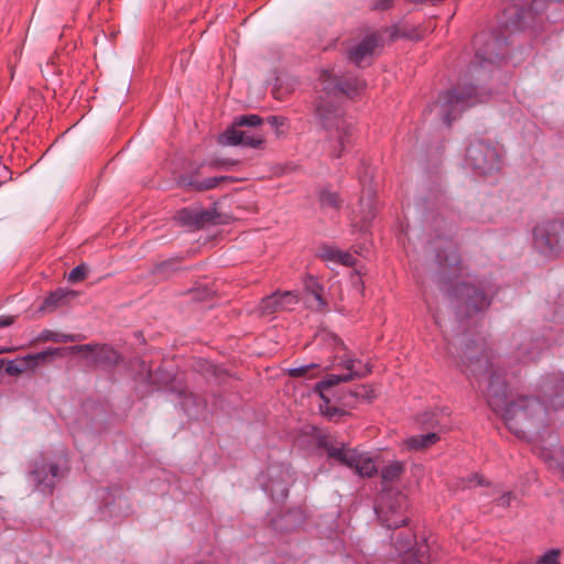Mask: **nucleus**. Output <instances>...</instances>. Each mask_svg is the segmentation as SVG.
I'll use <instances>...</instances> for the list:
<instances>
[{
	"label": "nucleus",
	"instance_id": "22",
	"mask_svg": "<svg viewBox=\"0 0 564 564\" xmlns=\"http://www.w3.org/2000/svg\"><path fill=\"white\" fill-rule=\"evenodd\" d=\"M120 359L117 350L105 345L94 352L91 362L100 367L112 368L120 362Z\"/></svg>",
	"mask_w": 564,
	"mask_h": 564
},
{
	"label": "nucleus",
	"instance_id": "47",
	"mask_svg": "<svg viewBox=\"0 0 564 564\" xmlns=\"http://www.w3.org/2000/svg\"><path fill=\"white\" fill-rule=\"evenodd\" d=\"M13 321L12 316H0V328L10 326Z\"/></svg>",
	"mask_w": 564,
	"mask_h": 564
},
{
	"label": "nucleus",
	"instance_id": "50",
	"mask_svg": "<svg viewBox=\"0 0 564 564\" xmlns=\"http://www.w3.org/2000/svg\"><path fill=\"white\" fill-rule=\"evenodd\" d=\"M473 479H476L478 485H481V479H480V477L478 475H474Z\"/></svg>",
	"mask_w": 564,
	"mask_h": 564
},
{
	"label": "nucleus",
	"instance_id": "5",
	"mask_svg": "<svg viewBox=\"0 0 564 564\" xmlns=\"http://www.w3.org/2000/svg\"><path fill=\"white\" fill-rule=\"evenodd\" d=\"M66 469L67 457L64 452L58 453L53 459L41 455L34 460L29 479L37 491L52 494L56 484L64 477Z\"/></svg>",
	"mask_w": 564,
	"mask_h": 564
},
{
	"label": "nucleus",
	"instance_id": "39",
	"mask_svg": "<svg viewBox=\"0 0 564 564\" xmlns=\"http://www.w3.org/2000/svg\"><path fill=\"white\" fill-rule=\"evenodd\" d=\"M42 338L45 340L63 341V343L74 340V337L72 335H61V334L53 333L50 330H45L42 335Z\"/></svg>",
	"mask_w": 564,
	"mask_h": 564
},
{
	"label": "nucleus",
	"instance_id": "43",
	"mask_svg": "<svg viewBox=\"0 0 564 564\" xmlns=\"http://www.w3.org/2000/svg\"><path fill=\"white\" fill-rule=\"evenodd\" d=\"M553 319L558 324H564V297L557 304L553 315Z\"/></svg>",
	"mask_w": 564,
	"mask_h": 564
},
{
	"label": "nucleus",
	"instance_id": "34",
	"mask_svg": "<svg viewBox=\"0 0 564 564\" xmlns=\"http://www.w3.org/2000/svg\"><path fill=\"white\" fill-rule=\"evenodd\" d=\"M340 249L334 246L324 245L318 250V256L321 259L325 261H330L336 263L337 257H339Z\"/></svg>",
	"mask_w": 564,
	"mask_h": 564
},
{
	"label": "nucleus",
	"instance_id": "15",
	"mask_svg": "<svg viewBox=\"0 0 564 564\" xmlns=\"http://www.w3.org/2000/svg\"><path fill=\"white\" fill-rule=\"evenodd\" d=\"M381 45V37L377 33H370L348 50V59L356 66L362 67L372 59L375 51Z\"/></svg>",
	"mask_w": 564,
	"mask_h": 564
},
{
	"label": "nucleus",
	"instance_id": "40",
	"mask_svg": "<svg viewBox=\"0 0 564 564\" xmlns=\"http://www.w3.org/2000/svg\"><path fill=\"white\" fill-rule=\"evenodd\" d=\"M558 557L560 551L552 549L539 560V564H560Z\"/></svg>",
	"mask_w": 564,
	"mask_h": 564
},
{
	"label": "nucleus",
	"instance_id": "24",
	"mask_svg": "<svg viewBox=\"0 0 564 564\" xmlns=\"http://www.w3.org/2000/svg\"><path fill=\"white\" fill-rule=\"evenodd\" d=\"M322 403L319 404L321 413L329 421L337 422L340 417L347 414V411L338 404L336 399L334 402L328 395L321 397Z\"/></svg>",
	"mask_w": 564,
	"mask_h": 564
},
{
	"label": "nucleus",
	"instance_id": "6",
	"mask_svg": "<svg viewBox=\"0 0 564 564\" xmlns=\"http://www.w3.org/2000/svg\"><path fill=\"white\" fill-rule=\"evenodd\" d=\"M533 248L542 256L555 258L564 253V220L547 219L532 229Z\"/></svg>",
	"mask_w": 564,
	"mask_h": 564
},
{
	"label": "nucleus",
	"instance_id": "30",
	"mask_svg": "<svg viewBox=\"0 0 564 564\" xmlns=\"http://www.w3.org/2000/svg\"><path fill=\"white\" fill-rule=\"evenodd\" d=\"M182 395V406L185 413L189 416L196 413L195 409H199L203 405L200 398L193 394L192 392L183 391Z\"/></svg>",
	"mask_w": 564,
	"mask_h": 564
},
{
	"label": "nucleus",
	"instance_id": "51",
	"mask_svg": "<svg viewBox=\"0 0 564 564\" xmlns=\"http://www.w3.org/2000/svg\"><path fill=\"white\" fill-rule=\"evenodd\" d=\"M482 37H484V35H479V36H477V39H476V41H475V42H476V44H479V43L482 41Z\"/></svg>",
	"mask_w": 564,
	"mask_h": 564
},
{
	"label": "nucleus",
	"instance_id": "12",
	"mask_svg": "<svg viewBox=\"0 0 564 564\" xmlns=\"http://www.w3.org/2000/svg\"><path fill=\"white\" fill-rule=\"evenodd\" d=\"M555 338L545 336L541 338H533L528 330L519 329L512 335L511 344L516 349V358L520 361H533L540 355V351L553 343Z\"/></svg>",
	"mask_w": 564,
	"mask_h": 564
},
{
	"label": "nucleus",
	"instance_id": "13",
	"mask_svg": "<svg viewBox=\"0 0 564 564\" xmlns=\"http://www.w3.org/2000/svg\"><path fill=\"white\" fill-rule=\"evenodd\" d=\"M268 480L262 485L273 500H283L289 495V487L293 475L289 466L283 464L271 465L267 469Z\"/></svg>",
	"mask_w": 564,
	"mask_h": 564
},
{
	"label": "nucleus",
	"instance_id": "3",
	"mask_svg": "<svg viewBox=\"0 0 564 564\" xmlns=\"http://www.w3.org/2000/svg\"><path fill=\"white\" fill-rule=\"evenodd\" d=\"M318 96L315 102V116L327 131L330 155L340 158L354 138V123L345 117L341 107L344 96L359 94L365 82L357 77L339 78L334 69H325L319 76Z\"/></svg>",
	"mask_w": 564,
	"mask_h": 564
},
{
	"label": "nucleus",
	"instance_id": "26",
	"mask_svg": "<svg viewBox=\"0 0 564 564\" xmlns=\"http://www.w3.org/2000/svg\"><path fill=\"white\" fill-rule=\"evenodd\" d=\"M438 440H440V436L437 433L430 432L426 434L414 435V436L406 438L405 445L408 446L409 449L421 451V449H425V448L432 446Z\"/></svg>",
	"mask_w": 564,
	"mask_h": 564
},
{
	"label": "nucleus",
	"instance_id": "16",
	"mask_svg": "<svg viewBox=\"0 0 564 564\" xmlns=\"http://www.w3.org/2000/svg\"><path fill=\"white\" fill-rule=\"evenodd\" d=\"M507 39L505 36H490V41L478 48L473 62L474 66L482 67L485 63L497 64L506 56Z\"/></svg>",
	"mask_w": 564,
	"mask_h": 564
},
{
	"label": "nucleus",
	"instance_id": "23",
	"mask_svg": "<svg viewBox=\"0 0 564 564\" xmlns=\"http://www.w3.org/2000/svg\"><path fill=\"white\" fill-rule=\"evenodd\" d=\"M534 453L539 455L550 468H553L564 475V453L561 449L535 447Z\"/></svg>",
	"mask_w": 564,
	"mask_h": 564
},
{
	"label": "nucleus",
	"instance_id": "27",
	"mask_svg": "<svg viewBox=\"0 0 564 564\" xmlns=\"http://www.w3.org/2000/svg\"><path fill=\"white\" fill-rule=\"evenodd\" d=\"M349 375H335L330 373L325 377L324 380L315 384V391L318 392L319 397L328 395L327 391L338 384L339 382L349 381Z\"/></svg>",
	"mask_w": 564,
	"mask_h": 564
},
{
	"label": "nucleus",
	"instance_id": "28",
	"mask_svg": "<svg viewBox=\"0 0 564 564\" xmlns=\"http://www.w3.org/2000/svg\"><path fill=\"white\" fill-rule=\"evenodd\" d=\"M306 290L310 292V294L314 301V302H312L308 300V303L312 307H314L315 310H318V311L326 307V302L322 297L323 289L315 280H311L310 282L306 283Z\"/></svg>",
	"mask_w": 564,
	"mask_h": 564
},
{
	"label": "nucleus",
	"instance_id": "10",
	"mask_svg": "<svg viewBox=\"0 0 564 564\" xmlns=\"http://www.w3.org/2000/svg\"><path fill=\"white\" fill-rule=\"evenodd\" d=\"M408 498L402 492L384 494L380 497L375 511L381 524L387 529H398L408 524L405 511Z\"/></svg>",
	"mask_w": 564,
	"mask_h": 564
},
{
	"label": "nucleus",
	"instance_id": "41",
	"mask_svg": "<svg viewBox=\"0 0 564 564\" xmlns=\"http://www.w3.org/2000/svg\"><path fill=\"white\" fill-rule=\"evenodd\" d=\"M355 262H356V259L354 258V256L350 252L340 250L339 257H337L336 263L343 264L346 267H352L355 264Z\"/></svg>",
	"mask_w": 564,
	"mask_h": 564
},
{
	"label": "nucleus",
	"instance_id": "8",
	"mask_svg": "<svg viewBox=\"0 0 564 564\" xmlns=\"http://www.w3.org/2000/svg\"><path fill=\"white\" fill-rule=\"evenodd\" d=\"M262 123L258 115H245L235 118L232 124L219 137V143L224 145H243L252 149L260 148L264 137L258 130L251 131L245 128H257Z\"/></svg>",
	"mask_w": 564,
	"mask_h": 564
},
{
	"label": "nucleus",
	"instance_id": "18",
	"mask_svg": "<svg viewBox=\"0 0 564 564\" xmlns=\"http://www.w3.org/2000/svg\"><path fill=\"white\" fill-rule=\"evenodd\" d=\"M541 393L554 410L564 406V373H553L543 379Z\"/></svg>",
	"mask_w": 564,
	"mask_h": 564
},
{
	"label": "nucleus",
	"instance_id": "7",
	"mask_svg": "<svg viewBox=\"0 0 564 564\" xmlns=\"http://www.w3.org/2000/svg\"><path fill=\"white\" fill-rule=\"evenodd\" d=\"M465 163L480 175H491L501 170L502 151L485 140H475L466 149Z\"/></svg>",
	"mask_w": 564,
	"mask_h": 564
},
{
	"label": "nucleus",
	"instance_id": "1",
	"mask_svg": "<svg viewBox=\"0 0 564 564\" xmlns=\"http://www.w3.org/2000/svg\"><path fill=\"white\" fill-rule=\"evenodd\" d=\"M447 351L457 352L465 372L474 378L479 388L486 381V397L489 406L502 414L508 430L517 437L531 440L550 423L549 410L539 399L519 397L509 400V390L500 360H498L482 337L470 339L464 333L448 343Z\"/></svg>",
	"mask_w": 564,
	"mask_h": 564
},
{
	"label": "nucleus",
	"instance_id": "20",
	"mask_svg": "<svg viewBox=\"0 0 564 564\" xmlns=\"http://www.w3.org/2000/svg\"><path fill=\"white\" fill-rule=\"evenodd\" d=\"M231 181L230 176H213L208 178L200 180L198 175V171H195L189 174L181 175L177 178V184L181 187H184L189 191L195 192H205L213 188H216L224 182Z\"/></svg>",
	"mask_w": 564,
	"mask_h": 564
},
{
	"label": "nucleus",
	"instance_id": "48",
	"mask_svg": "<svg viewBox=\"0 0 564 564\" xmlns=\"http://www.w3.org/2000/svg\"><path fill=\"white\" fill-rule=\"evenodd\" d=\"M432 416H433V414H431V413H424L422 415L421 422L422 423H430L433 426V424H432Z\"/></svg>",
	"mask_w": 564,
	"mask_h": 564
},
{
	"label": "nucleus",
	"instance_id": "37",
	"mask_svg": "<svg viewBox=\"0 0 564 564\" xmlns=\"http://www.w3.org/2000/svg\"><path fill=\"white\" fill-rule=\"evenodd\" d=\"M318 367L319 366L315 362H311L308 365H304V366H300V367H294V368L289 369V376L292 378L305 377L308 375V372L311 370L317 369Z\"/></svg>",
	"mask_w": 564,
	"mask_h": 564
},
{
	"label": "nucleus",
	"instance_id": "35",
	"mask_svg": "<svg viewBox=\"0 0 564 564\" xmlns=\"http://www.w3.org/2000/svg\"><path fill=\"white\" fill-rule=\"evenodd\" d=\"M279 301L281 303V308L283 311L292 310L293 305L299 302V297L295 293L286 291L283 293H278Z\"/></svg>",
	"mask_w": 564,
	"mask_h": 564
},
{
	"label": "nucleus",
	"instance_id": "36",
	"mask_svg": "<svg viewBox=\"0 0 564 564\" xmlns=\"http://www.w3.org/2000/svg\"><path fill=\"white\" fill-rule=\"evenodd\" d=\"M354 393L357 397L359 403L370 402L375 398L373 389L366 384L356 387L354 389Z\"/></svg>",
	"mask_w": 564,
	"mask_h": 564
},
{
	"label": "nucleus",
	"instance_id": "31",
	"mask_svg": "<svg viewBox=\"0 0 564 564\" xmlns=\"http://www.w3.org/2000/svg\"><path fill=\"white\" fill-rule=\"evenodd\" d=\"M404 471L403 464L400 462H392L381 470V478L386 482L397 480Z\"/></svg>",
	"mask_w": 564,
	"mask_h": 564
},
{
	"label": "nucleus",
	"instance_id": "11",
	"mask_svg": "<svg viewBox=\"0 0 564 564\" xmlns=\"http://www.w3.org/2000/svg\"><path fill=\"white\" fill-rule=\"evenodd\" d=\"M391 539L395 551L403 556L401 564H429V546L420 544L413 549L415 534L411 530L400 531Z\"/></svg>",
	"mask_w": 564,
	"mask_h": 564
},
{
	"label": "nucleus",
	"instance_id": "9",
	"mask_svg": "<svg viewBox=\"0 0 564 564\" xmlns=\"http://www.w3.org/2000/svg\"><path fill=\"white\" fill-rule=\"evenodd\" d=\"M323 446L329 458L352 468L359 476L372 477L378 471L375 462L368 454L359 453L343 443L324 442Z\"/></svg>",
	"mask_w": 564,
	"mask_h": 564
},
{
	"label": "nucleus",
	"instance_id": "44",
	"mask_svg": "<svg viewBox=\"0 0 564 564\" xmlns=\"http://www.w3.org/2000/svg\"><path fill=\"white\" fill-rule=\"evenodd\" d=\"M513 499L512 492H506L497 499V505L500 507H509Z\"/></svg>",
	"mask_w": 564,
	"mask_h": 564
},
{
	"label": "nucleus",
	"instance_id": "32",
	"mask_svg": "<svg viewBox=\"0 0 564 564\" xmlns=\"http://www.w3.org/2000/svg\"><path fill=\"white\" fill-rule=\"evenodd\" d=\"M336 399L338 400V404L341 405L345 410L347 408H355L359 401L354 393V389L341 390L337 392Z\"/></svg>",
	"mask_w": 564,
	"mask_h": 564
},
{
	"label": "nucleus",
	"instance_id": "42",
	"mask_svg": "<svg viewBox=\"0 0 564 564\" xmlns=\"http://www.w3.org/2000/svg\"><path fill=\"white\" fill-rule=\"evenodd\" d=\"M394 0H371V10L383 11L388 10L393 6Z\"/></svg>",
	"mask_w": 564,
	"mask_h": 564
},
{
	"label": "nucleus",
	"instance_id": "45",
	"mask_svg": "<svg viewBox=\"0 0 564 564\" xmlns=\"http://www.w3.org/2000/svg\"><path fill=\"white\" fill-rule=\"evenodd\" d=\"M70 349L76 352H86V351L93 352L94 351V348L90 344L74 346V347H70Z\"/></svg>",
	"mask_w": 564,
	"mask_h": 564
},
{
	"label": "nucleus",
	"instance_id": "52",
	"mask_svg": "<svg viewBox=\"0 0 564 564\" xmlns=\"http://www.w3.org/2000/svg\"><path fill=\"white\" fill-rule=\"evenodd\" d=\"M6 361L0 359V371L4 368Z\"/></svg>",
	"mask_w": 564,
	"mask_h": 564
},
{
	"label": "nucleus",
	"instance_id": "46",
	"mask_svg": "<svg viewBox=\"0 0 564 564\" xmlns=\"http://www.w3.org/2000/svg\"><path fill=\"white\" fill-rule=\"evenodd\" d=\"M268 120H269L270 124L274 128H279L280 126L284 124V119L281 117L273 116V117H270Z\"/></svg>",
	"mask_w": 564,
	"mask_h": 564
},
{
	"label": "nucleus",
	"instance_id": "17",
	"mask_svg": "<svg viewBox=\"0 0 564 564\" xmlns=\"http://www.w3.org/2000/svg\"><path fill=\"white\" fill-rule=\"evenodd\" d=\"M62 348H50L35 355H28L21 359L10 360L6 362L4 370L10 376H18L31 368H34L39 362L46 361L50 357L62 356Z\"/></svg>",
	"mask_w": 564,
	"mask_h": 564
},
{
	"label": "nucleus",
	"instance_id": "14",
	"mask_svg": "<svg viewBox=\"0 0 564 564\" xmlns=\"http://www.w3.org/2000/svg\"><path fill=\"white\" fill-rule=\"evenodd\" d=\"M359 182L362 186V195L359 200V213H360V230L365 231L368 229L371 220L376 216L375 205V189L368 184V169H365L359 174Z\"/></svg>",
	"mask_w": 564,
	"mask_h": 564
},
{
	"label": "nucleus",
	"instance_id": "2",
	"mask_svg": "<svg viewBox=\"0 0 564 564\" xmlns=\"http://www.w3.org/2000/svg\"><path fill=\"white\" fill-rule=\"evenodd\" d=\"M429 250L435 251L438 269L435 278L440 284H453L447 290L458 318H471L484 313L497 293V288L489 280H466L455 282L463 271L460 254L449 235H437L429 242Z\"/></svg>",
	"mask_w": 564,
	"mask_h": 564
},
{
	"label": "nucleus",
	"instance_id": "4",
	"mask_svg": "<svg viewBox=\"0 0 564 564\" xmlns=\"http://www.w3.org/2000/svg\"><path fill=\"white\" fill-rule=\"evenodd\" d=\"M481 101L484 99L473 86L464 89L454 88L441 94L438 99L429 106L427 111L449 127L466 108Z\"/></svg>",
	"mask_w": 564,
	"mask_h": 564
},
{
	"label": "nucleus",
	"instance_id": "19",
	"mask_svg": "<svg viewBox=\"0 0 564 564\" xmlns=\"http://www.w3.org/2000/svg\"><path fill=\"white\" fill-rule=\"evenodd\" d=\"M216 210L204 209L202 207L184 208L180 210L175 219L185 227L200 228L208 224H214L217 218Z\"/></svg>",
	"mask_w": 564,
	"mask_h": 564
},
{
	"label": "nucleus",
	"instance_id": "21",
	"mask_svg": "<svg viewBox=\"0 0 564 564\" xmlns=\"http://www.w3.org/2000/svg\"><path fill=\"white\" fill-rule=\"evenodd\" d=\"M75 296V292L66 289H57L56 291L50 293V295L44 300L43 304L40 307L41 312H53L57 307L65 305L69 299Z\"/></svg>",
	"mask_w": 564,
	"mask_h": 564
},
{
	"label": "nucleus",
	"instance_id": "38",
	"mask_svg": "<svg viewBox=\"0 0 564 564\" xmlns=\"http://www.w3.org/2000/svg\"><path fill=\"white\" fill-rule=\"evenodd\" d=\"M87 274V268L85 264H79L70 270L68 274V281L70 283H76L85 279Z\"/></svg>",
	"mask_w": 564,
	"mask_h": 564
},
{
	"label": "nucleus",
	"instance_id": "25",
	"mask_svg": "<svg viewBox=\"0 0 564 564\" xmlns=\"http://www.w3.org/2000/svg\"><path fill=\"white\" fill-rule=\"evenodd\" d=\"M339 365L347 371L346 375L350 376L349 380L364 378L371 372L370 367L358 359H344Z\"/></svg>",
	"mask_w": 564,
	"mask_h": 564
},
{
	"label": "nucleus",
	"instance_id": "49",
	"mask_svg": "<svg viewBox=\"0 0 564 564\" xmlns=\"http://www.w3.org/2000/svg\"><path fill=\"white\" fill-rule=\"evenodd\" d=\"M330 337H332V339H333L334 344H336V345H343V343L340 341V339H339L338 337H336V336H330Z\"/></svg>",
	"mask_w": 564,
	"mask_h": 564
},
{
	"label": "nucleus",
	"instance_id": "33",
	"mask_svg": "<svg viewBox=\"0 0 564 564\" xmlns=\"http://www.w3.org/2000/svg\"><path fill=\"white\" fill-rule=\"evenodd\" d=\"M319 202L323 207H330L334 209H338L341 203L338 194L328 189H323L321 192Z\"/></svg>",
	"mask_w": 564,
	"mask_h": 564
},
{
	"label": "nucleus",
	"instance_id": "29",
	"mask_svg": "<svg viewBox=\"0 0 564 564\" xmlns=\"http://www.w3.org/2000/svg\"><path fill=\"white\" fill-rule=\"evenodd\" d=\"M278 293H273L267 297H264L259 306V311L262 315H271L279 311H283L281 308V303L279 301Z\"/></svg>",
	"mask_w": 564,
	"mask_h": 564
}]
</instances>
